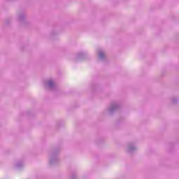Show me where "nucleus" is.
<instances>
[{"label": "nucleus", "mask_w": 179, "mask_h": 179, "mask_svg": "<svg viewBox=\"0 0 179 179\" xmlns=\"http://www.w3.org/2000/svg\"><path fill=\"white\" fill-rule=\"evenodd\" d=\"M17 17L20 22H27V15L24 12H17Z\"/></svg>", "instance_id": "f257e3e1"}, {"label": "nucleus", "mask_w": 179, "mask_h": 179, "mask_svg": "<svg viewBox=\"0 0 179 179\" xmlns=\"http://www.w3.org/2000/svg\"><path fill=\"white\" fill-rule=\"evenodd\" d=\"M99 57H100V58H103V57H104V53L100 52L99 53Z\"/></svg>", "instance_id": "f03ea898"}, {"label": "nucleus", "mask_w": 179, "mask_h": 179, "mask_svg": "<svg viewBox=\"0 0 179 179\" xmlns=\"http://www.w3.org/2000/svg\"><path fill=\"white\" fill-rule=\"evenodd\" d=\"M52 82H50L49 83V86H52Z\"/></svg>", "instance_id": "7ed1b4c3"}, {"label": "nucleus", "mask_w": 179, "mask_h": 179, "mask_svg": "<svg viewBox=\"0 0 179 179\" xmlns=\"http://www.w3.org/2000/svg\"><path fill=\"white\" fill-rule=\"evenodd\" d=\"M6 1H12V0H6Z\"/></svg>", "instance_id": "20e7f679"}]
</instances>
